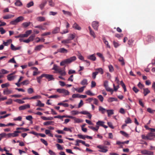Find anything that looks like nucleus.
Listing matches in <instances>:
<instances>
[{
	"instance_id": "1",
	"label": "nucleus",
	"mask_w": 155,
	"mask_h": 155,
	"mask_svg": "<svg viewBox=\"0 0 155 155\" xmlns=\"http://www.w3.org/2000/svg\"><path fill=\"white\" fill-rule=\"evenodd\" d=\"M76 59V57L75 56L71 57L62 61L60 63V65L61 66H63L66 64H70L75 61Z\"/></svg>"
},
{
	"instance_id": "2",
	"label": "nucleus",
	"mask_w": 155,
	"mask_h": 155,
	"mask_svg": "<svg viewBox=\"0 0 155 155\" xmlns=\"http://www.w3.org/2000/svg\"><path fill=\"white\" fill-rule=\"evenodd\" d=\"M24 20V18L22 16H20L17 18L11 21L10 24L12 25H16L19 22L22 21Z\"/></svg>"
},
{
	"instance_id": "3",
	"label": "nucleus",
	"mask_w": 155,
	"mask_h": 155,
	"mask_svg": "<svg viewBox=\"0 0 155 155\" xmlns=\"http://www.w3.org/2000/svg\"><path fill=\"white\" fill-rule=\"evenodd\" d=\"M104 86L105 87L106 91L111 92V94H112L114 91L112 89L108 87L107 81H104Z\"/></svg>"
},
{
	"instance_id": "4",
	"label": "nucleus",
	"mask_w": 155,
	"mask_h": 155,
	"mask_svg": "<svg viewBox=\"0 0 155 155\" xmlns=\"http://www.w3.org/2000/svg\"><path fill=\"white\" fill-rule=\"evenodd\" d=\"M57 91L59 93L63 94L65 95H68L69 94V92L68 91L64 89H57Z\"/></svg>"
},
{
	"instance_id": "5",
	"label": "nucleus",
	"mask_w": 155,
	"mask_h": 155,
	"mask_svg": "<svg viewBox=\"0 0 155 155\" xmlns=\"http://www.w3.org/2000/svg\"><path fill=\"white\" fill-rule=\"evenodd\" d=\"M146 40L149 43H151L154 41V38L153 36L149 35L147 36L146 38Z\"/></svg>"
},
{
	"instance_id": "6",
	"label": "nucleus",
	"mask_w": 155,
	"mask_h": 155,
	"mask_svg": "<svg viewBox=\"0 0 155 155\" xmlns=\"http://www.w3.org/2000/svg\"><path fill=\"white\" fill-rule=\"evenodd\" d=\"M97 147L101 149V150H98L99 152L106 153L108 151V150L105 149V148L106 147L104 146L99 145L97 146Z\"/></svg>"
},
{
	"instance_id": "7",
	"label": "nucleus",
	"mask_w": 155,
	"mask_h": 155,
	"mask_svg": "<svg viewBox=\"0 0 155 155\" xmlns=\"http://www.w3.org/2000/svg\"><path fill=\"white\" fill-rule=\"evenodd\" d=\"M44 77H45L46 78L48 79V74H43L41 76L37 78V81L39 83H41V79Z\"/></svg>"
},
{
	"instance_id": "8",
	"label": "nucleus",
	"mask_w": 155,
	"mask_h": 155,
	"mask_svg": "<svg viewBox=\"0 0 155 155\" xmlns=\"http://www.w3.org/2000/svg\"><path fill=\"white\" fill-rule=\"evenodd\" d=\"M141 153L145 155H153V152L152 151L145 150L141 151Z\"/></svg>"
},
{
	"instance_id": "9",
	"label": "nucleus",
	"mask_w": 155,
	"mask_h": 155,
	"mask_svg": "<svg viewBox=\"0 0 155 155\" xmlns=\"http://www.w3.org/2000/svg\"><path fill=\"white\" fill-rule=\"evenodd\" d=\"M92 25L94 29L97 30L99 26V22L96 21H94L93 22Z\"/></svg>"
},
{
	"instance_id": "10",
	"label": "nucleus",
	"mask_w": 155,
	"mask_h": 155,
	"mask_svg": "<svg viewBox=\"0 0 155 155\" xmlns=\"http://www.w3.org/2000/svg\"><path fill=\"white\" fill-rule=\"evenodd\" d=\"M148 140H153V137H155V133L150 132L147 134Z\"/></svg>"
},
{
	"instance_id": "11",
	"label": "nucleus",
	"mask_w": 155,
	"mask_h": 155,
	"mask_svg": "<svg viewBox=\"0 0 155 155\" xmlns=\"http://www.w3.org/2000/svg\"><path fill=\"white\" fill-rule=\"evenodd\" d=\"M71 118L74 120V123H79L83 121V120L79 118H77L75 117L71 116Z\"/></svg>"
},
{
	"instance_id": "12",
	"label": "nucleus",
	"mask_w": 155,
	"mask_h": 155,
	"mask_svg": "<svg viewBox=\"0 0 155 155\" xmlns=\"http://www.w3.org/2000/svg\"><path fill=\"white\" fill-rule=\"evenodd\" d=\"M30 107V105L29 104H27L25 105L21 106L19 107V109L20 110H23L29 108Z\"/></svg>"
},
{
	"instance_id": "13",
	"label": "nucleus",
	"mask_w": 155,
	"mask_h": 155,
	"mask_svg": "<svg viewBox=\"0 0 155 155\" xmlns=\"http://www.w3.org/2000/svg\"><path fill=\"white\" fill-rule=\"evenodd\" d=\"M13 93V91L11 89H9L8 88L5 89L3 91V94L5 95Z\"/></svg>"
},
{
	"instance_id": "14",
	"label": "nucleus",
	"mask_w": 155,
	"mask_h": 155,
	"mask_svg": "<svg viewBox=\"0 0 155 155\" xmlns=\"http://www.w3.org/2000/svg\"><path fill=\"white\" fill-rule=\"evenodd\" d=\"M56 72L63 76H65L66 74L65 71L64 70H62L61 68H59L58 69L57 71Z\"/></svg>"
},
{
	"instance_id": "15",
	"label": "nucleus",
	"mask_w": 155,
	"mask_h": 155,
	"mask_svg": "<svg viewBox=\"0 0 155 155\" xmlns=\"http://www.w3.org/2000/svg\"><path fill=\"white\" fill-rule=\"evenodd\" d=\"M58 51L59 53H68V50L64 48H60L58 49Z\"/></svg>"
},
{
	"instance_id": "16",
	"label": "nucleus",
	"mask_w": 155,
	"mask_h": 155,
	"mask_svg": "<svg viewBox=\"0 0 155 155\" xmlns=\"http://www.w3.org/2000/svg\"><path fill=\"white\" fill-rule=\"evenodd\" d=\"M12 75H13V73H11L7 75V78L8 81H11L15 79V76H12Z\"/></svg>"
},
{
	"instance_id": "17",
	"label": "nucleus",
	"mask_w": 155,
	"mask_h": 155,
	"mask_svg": "<svg viewBox=\"0 0 155 155\" xmlns=\"http://www.w3.org/2000/svg\"><path fill=\"white\" fill-rule=\"evenodd\" d=\"M21 46H19L17 47H15L12 44L11 45V49L13 51H16L17 50H19L21 48Z\"/></svg>"
},
{
	"instance_id": "18",
	"label": "nucleus",
	"mask_w": 155,
	"mask_h": 155,
	"mask_svg": "<svg viewBox=\"0 0 155 155\" xmlns=\"http://www.w3.org/2000/svg\"><path fill=\"white\" fill-rule=\"evenodd\" d=\"M87 58L88 59L93 61H95L96 59V58L95 57L94 54H93L91 55L87 56Z\"/></svg>"
},
{
	"instance_id": "19",
	"label": "nucleus",
	"mask_w": 155,
	"mask_h": 155,
	"mask_svg": "<svg viewBox=\"0 0 155 155\" xmlns=\"http://www.w3.org/2000/svg\"><path fill=\"white\" fill-rule=\"evenodd\" d=\"M73 27L76 29L79 30H81V28L76 23H74L73 25Z\"/></svg>"
},
{
	"instance_id": "20",
	"label": "nucleus",
	"mask_w": 155,
	"mask_h": 155,
	"mask_svg": "<svg viewBox=\"0 0 155 155\" xmlns=\"http://www.w3.org/2000/svg\"><path fill=\"white\" fill-rule=\"evenodd\" d=\"M32 32L31 30H27L25 34H23L24 37H27Z\"/></svg>"
},
{
	"instance_id": "21",
	"label": "nucleus",
	"mask_w": 155,
	"mask_h": 155,
	"mask_svg": "<svg viewBox=\"0 0 155 155\" xmlns=\"http://www.w3.org/2000/svg\"><path fill=\"white\" fill-rule=\"evenodd\" d=\"M81 84L82 85L86 86L88 84L87 80L86 79H83L81 82Z\"/></svg>"
},
{
	"instance_id": "22",
	"label": "nucleus",
	"mask_w": 155,
	"mask_h": 155,
	"mask_svg": "<svg viewBox=\"0 0 155 155\" xmlns=\"http://www.w3.org/2000/svg\"><path fill=\"white\" fill-rule=\"evenodd\" d=\"M31 22H24L22 23V26L24 28H26L28 27L31 24Z\"/></svg>"
},
{
	"instance_id": "23",
	"label": "nucleus",
	"mask_w": 155,
	"mask_h": 155,
	"mask_svg": "<svg viewBox=\"0 0 155 155\" xmlns=\"http://www.w3.org/2000/svg\"><path fill=\"white\" fill-rule=\"evenodd\" d=\"M109 102H111L114 101H117L118 100L117 98L114 97H110L107 100Z\"/></svg>"
},
{
	"instance_id": "24",
	"label": "nucleus",
	"mask_w": 155,
	"mask_h": 155,
	"mask_svg": "<svg viewBox=\"0 0 155 155\" xmlns=\"http://www.w3.org/2000/svg\"><path fill=\"white\" fill-rule=\"evenodd\" d=\"M150 92V91L147 88H143V94L144 96H146Z\"/></svg>"
},
{
	"instance_id": "25",
	"label": "nucleus",
	"mask_w": 155,
	"mask_h": 155,
	"mask_svg": "<svg viewBox=\"0 0 155 155\" xmlns=\"http://www.w3.org/2000/svg\"><path fill=\"white\" fill-rule=\"evenodd\" d=\"M60 31V28L59 27H56L52 31V33L53 34H55L59 32Z\"/></svg>"
},
{
	"instance_id": "26",
	"label": "nucleus",
	"mask_w": 155,
	"mask_h": 155,
	"mask_svg": "<svg viewBox=\"0 0 155 155\" xmlns=\"http://www.w3.org/2000/svg\"><path fill=\"white\" fill-rule=\"evenodd\" d=\"M37 103L36 105V106H38L40 107H43L44 106V104L41 103L39 100H37Z\"/></svg>"
},
{
	"instance_id": "27",
	"label": "nucleus",
	"mask_w": 155,
	"mask_h": 155,
	"mask_svg": "<svg viewBox=\"0 0 155 155\" xmlns=\"http://www.w3.org/2000/svg\"><path fill=\"white\" fill-rule=\"evenodd\" d=\"M75 35L72 34H69L68 39L70 41L71 40L75 38Z\"/></svg>"
},
{
	"instance_id": "28",
	"label": "nucleus",
	"mask_w": 155,
	"mask_h": 155,
	"mask_svg": "<svg viewBox=\"0 0 155 155\" xmlns=\"http://www.w3.org/2000/svg\"><path fill=\"white\" fill-rule=\"evenodd\" d=\"M129 142V140H127L123 142H121L120 141H117L116 142V144L118 145H120V144H124L125 143L128 144Z\"/></svg>"
},
{
	"instance_id": "29",
	"label": "nucleus",
	"mask_w": 155,
	"mask_h": 155,
	"mask_svg": "<svg viewBox=\"0 0 155 155\" xmlns=\"http://www.w3.org/2000/svg\"><path fill=\"white\" fill-rule=\"evenodd\" d=\"M103 40L104 42L106 45L107 48H110V45L108 44V42L105 39V38H103Z\"/></svg>"
},
{
	"instance_id": "30",
	"label": "nucleus",
	"mask_w": 155,
	"mask_h": 155,
	"mask_svg": "<svg viewBox=\"0 0 155 155\" xmlns=\"http://www.w3.org/2000/svg\"><path fill=\"white\" fill-rule=\"evenodd\" d=\"M15 5L18 6H20L22 5V3L20 0H16V2L15 3Z\"/></svg>"
},
{
	"instance_id": "31",
	"label": "nucleus",
	"mask_w": 155,
	"mask_h": 155,
	"mask_svg": "<svg viewBox=\"0 0 155 155\" xmlns=\"http://www.w3.org/2000/svg\"><path fill=\"white\" fill-rule=\"evenodd\" d=\"M14 15H8L3 16V18L4 19H8L14 17Z\"/></svg>"
},
{
	"instance_id": "32",
	"label": "nucleus",
	"mask_w": 155,
	"mask_h": 155,
	"mask_svg": "<svg viewBox=\"0 0 155 155\" xmlns=\"http://www.w3.org/2000/svg\"><path fill=\"white\" fill-rule=\"evenodd\" d=\"M113 110H107L106 111L108 114V116H109L112 114H114V112Z\"/></svg>"
},
{
	"instance_id": "33",
	"label": "nucleus",
	"mask_w": 155,
	"mask_h": 155,
	"mask_svg": "<svg viewBox=\"0 0 155 155\" xmlns=\"http://www.w3.org/2000/svg\"><path fill=\"white\" fill-rule=\"evenodd\" d=\"M99 110L101 112L102 114H104L106 110L105 108H104L101 106H99Z\"/></svg>"
},
{
	"instance_id": "34",
	"label": "nucleus",
	"mask_w": 155,
	"mask_h": 155,
	"mask_svg": "<svg viewBox=\"0 0 155 155\" xmlns=\"http://www.w3.org/2000/svg\"><path fill=\"white\" fill-rule=\"evenodd\" d=\"M37 20L39 21H45V18L43 17H38L37 18Z\"/></svg>"
},
{
	"instance_id": "35",
	"label": "nucleus",
	"mask_w": 155,
	"mask_h": 155,
	"mask_svg": "<svg viewBox=\"0 0 155 155\" xmlns=\"http://www.w3.org/2000/svg\"><path fill=\"white\" fill-rule=\"evenodd\" d=\"M21 132V131H19L18 130L14 131V132L13 133H12V134H13V137H15L18 136V133H20Z\"/></svg>"
},
{
	"instance_id": "36",
	"label": "nucleus",
	"mask_w": 155,
	"mask_h": 155,
	"mask_svg": "<svg viewBox=\"0 0 155 155\" xmlns=\"http://www.w3.org/2000/svg\"><path fill=\"white\" fill-rule=\"evenodd\" d=\"M86 87V86H83V87H81L79 88L78 90H77L76 89H75V90L79 92V93H81L84 90V88Z\"/></svg>"
},
{
	"instance_id": "37",
	"label": "nucleus",
	"mask_w": 155,
	"mask_h": 155,
	"mask_svg": "<svg viewBox=\"0 0 155 155\" xmlns=\"http://www.w3.org/2000/svg\"><path fill=\"white\" fill-rule=\"evenodd\" d=\"M58 105H62L65 107H67L69 106V105L68 103H64L61 102H60L58 104Z\"/></svg>"
},
{
	"instance_id": "38",
	"label": "nucleus",
	"mask_w": 155,
	"mask_h": 155,
	"mask_svg": "<svg viewBox=\"0 0 155 155\" xmlns=\"http://www.w3.org/2000/svg\"><path fill=\"white\" fill-rule=\"evenodd\" d=\"M43 47V45H39L36 46L35 49L36 51H40Z\"/></svg>"
},
{
	"instance_id": "39",
	"label": "nucleus",
	"mask_w": 155,
	"mask_h": 155,
	"mask_svg": "<svg viewBox=\"0 0 155 155\" xmlns=\"http://www.w3.org/2000/svg\"><path fill=\"white\" fill-rule=\"evenodd\" d=\"M104 123V121H99L96 123V124L99 126H101L102 127Z\"/></svg>"
},
{
	"instance_id": "40",
	"label": "nucleus",
	"mask_w": 155,
	"mask_h": 155,
	"mask_svg": "<svg viewBox=\"0 0 155 155\" xmlns=\"http://www.w3.org/2000/svg\"><path fill=\"white\" fill-rule=\"evenodd\" d=\"M14 101L17 102L20 104H23L25 103V101H22L21 99H17L14 100Z\"/></svg>"
},
{
	"instance_id": "41",
	"label": "nucleus",
	"mask_w": 155,
	"mask_h": 155,
	"mask_svg": "<svg viewBox=\"0 0 155 155\" xmlns=\"http://www.w3.org/2000/svg\"><path fill=\"white\" fill-rule=\"evenodd\" d=\"M62 12H63V13L65 15H68L70 16H71L72 15L71 13L69 12L66 11L64 10H63Z\"/></svg>"
},
{
	"instance_id": "42",
	"label": "nucleus",
	"mask_w": 155,
	"mask_h": 155,
	"mask_svg": "<svg viewBox=\"0 0 155 155\" xmlns=\"http://www.w3.org/2000/svg\"><path fill=\"white\" fill-rule=\"evenodd\" d=\"M56 146L57 147V149L58 150H62L63 149V147L61 146V145L58 143L56 144Z\"/></svg>"
},
{
	"instance_id": "43",
	"label": "nucleus",
	"mask_w": 155,
	"mask_h": 155,
	"mask_svg": "<svg viewBox=\"0 0 155 155\" xmlns=\"http://www.w3.org/2000/svg\"><path fill=\"white\" fill-rule=\"evenodd\" d=\"M98 72L95 71L93 72L92 74V77L93 79H95L96 78V75L98 74Z\"/></svg>"
},
{
	"instance_id": "44",
	"label": "nucleus",
	"mask_w": 155,
	"mask_h": 155,
	"mask_svg": "<svg viewBox=\"0 0 155 155\" xmlns=\"http://www.w3.org/2000/svg\"><path fill=\"white\" fill-rule=\"evenodd\" d=\"M61 43L62 44H68L71 43L70 41L68 39H66L65 40H63L61 41Z\"/></svg>"
},
{
	"instance_id": "45",
	"label": "nucleus",
	"mask_w": 155,
	"mask_h": 155,
	"mask_svg": "<svg viewBox=\"0 0 155 155\" xmlns=\"http://www.w3.org/2000/svg\"><path fill=\"white\" fill-rule=\"evenodd\" d=\"M96 71H98V73H100L101 74H103L104 73V71L102 68H96L95 69Z\"/></svg>"
},
{
	"instance_id": "46",
	"label": "nucleus",
	"mask_w": 155,
	"mask_h": 155,
	"mask_svg": "<svg viewBox=\"0 0 155 155\" xmlns=\"http://www.w3.org/2000/svg\"><path fill=\"white\" fill-rule=\"evenodd\" d=\"M119 61L121 62V64L122 65H124L125 63L124 61V59L122 57H120L118 60Z\"/></svg>"
},
{
	"instance_id": "47",
	"label": "nucleus",
	"mask_w": 155,
	"mask_h": 155,
	"mask_svg": "<svg viewBox=\"0 0 155 155\" xmlns=\"http://www.w3.org/2000/svg\"><path fill=\"white\" fill-rule=\"evenodd\" d=\"M19 129H22V132H25L29 131V130L28 129L24 128L23 127H18L16 128V130H18Z\"/></svg>"
},
{
	"instance_id": "48",
	"label": "nucleus",
	"mask_w": 155,
	"mask_h": 155,
	"mask_svg": "<svg viewBox=\"0 0 155 155\" xmlns=\"http://www.w3.org/2000/svg\"><path fill=\"white\" fill-rule=\"evenodd\" d=\"M34 5V3L33 1H31L30 2L28 3L27 5V7L29 8L31 6H33Z\"/></svg>"
},
{
	"instance_id": "49",
	"label": "nucleus",
	"mask_w": 155,
	"mask_h": 155,
	"mask_svg": "<svg viewBox=\"0 0 155 155\" xmlns=\"http://www.w3.org/2000/svg\"><path fill=\"white\" fill-rule=\"evenodd\" d=\"M125 122L127 124L131 123L132 122V121L129 117H127L125 120Z\"/></svg>"
},
{
	"instance_id": "50",
	"label": "nucleus",
	"mask_w": 155,
	"mask_h": 155,
	"mask_svg": "<svg viewBox=\"0 0 155 155\" xmlns=\"http://www.w3.org/2000/svg\"><path fill=\"white\" fill-rule=\"evenodd\" d=\"M78 58L80 60L83 61L84 60V57L80 53H79L77 55Z\"/></svg>"
},
{
	"instance_id": "51",
	"label": "nucleus",
	"mask_w": 155,
	"mask_h": 155,
	"mask_svg": "<svg viewBox=\"0 0 155 155\" xmlns=\"http://www.w3.org/2000/svg\"><path fill=\"white\" fill-rule=\"evenodd\" d=\"M86 94H87L90 96H93L94 95V94L92 93L90 90H88L86 91Z\"/></svg>"
},
{
	"instance_id": "52",
	"label": "nucleus",
	"mask_w": 155,
	"mask_h": 155,
	"mask_svg": "<svg viewBox=\"0 0 155 155\" xmlns=\"http://www.w3.org/2000/svg\"><path fill=\"white\" fill-rule=\"evenodd\" d=\"M9 86V84L8 83H6L4 84H2L1 85V87L2 88H4L8 87Z\"/></svg>"
},
{
	"instance_id": "53",
	"label": "nucleus",
	"mask_w": 155,
	"mask_h": 155,
	"mask_svg": "<svg viewBox=\"0 0 155 155\" xmlns=\"http://www.w3.org/2000/svg\"><path fill=\"white\" fill-rule=\"evenodd\" d=\"M1 73L3 74H8L9 73V71L4 69H2L1 70Z\"/></svg>"
},
{
	"instance_id": "54",
	"label": "nucleus",
	"mask_w": 155,
	"mask_h": 155,
	"mask_svg": "<svg viewBox=\"0 0 155 155\" xmlns=\"http://www.w3.org/2000/svg\"><path fill=\"white\" fill-rule=\"evenodd\" d=\"M77 136L79 138L85 140V135L79 134L77 135Z\"/></svg>"
},
{
	"instance_id": "55",
	"label": "nucleus",
	"mask_w": 155,
	"mask_h": 155,
	"mask_svg": "<svg viewBox=\"0 0 155 155\" xmlns=\"http://www.w3.org/2000/svg\"><path fill=\"white\" fill-rule=\"evenodd\" d=\"M113 44L114 47L115 48H117L120 45V44H119L118 42H116L115 41H113Z\"/></svg>"
},
{
	"instance_id": "56",
	"label": "nucleus",
	"mask_w": 155,
	"mask_h": 155,
	"mask_svg": "<svg viewBox=\"0 0 155 155\" xmlns=\"http://www.w3.org/2000/svg\"><path fill=\"white\" fill-rule=\"evenodd\" d=\"M108 68L110 72H112L114 71L113 67L111 65H109L108 66Z\"/></svg>"
},
{
	"instance_id": "57",
	"label": "nucleus",
	"mask_w": 155,
	"mask_h": 155,
	"mask_svg": "<svg viewBox=\"0 0 155 155\" xmlns=\"http://www.w3.org/2000/svg\"><path fill=\"white\" fill-rule=\"evenodd\" d=\"M22 119V117L21 116H19L17 117L14 118L13 120L14 121H21Z\"/></svg>"
},
{
	"instance_id": "58",
	"label": "nucleus",
	"mask_w": 155,
	"mask_h": 155,
	"mask_svg": "<svg viewBox=\"0 0 155 155\" xmlns=\"http://www.w3.org/2000/svg\"><path fill=\"white\" fill-rule=\"evenodd\" d=\"M147 111L150 113L153 114L154 111L155 112V110H153L150 108H148L147 109Z\"/></svg>"
},
{
	"instance_id": "59",
	"label": "nucleus",
	"mask_w": 155,
	"mask_h": 155,
	"mask_svg": "<svg viewBox=\"0 0 155 155\" xmlns=\"http://www.w3.org/2000/svg\"><path fill=\"white\" fill-rule=\"evenodd\" d=\"M46 4V2H44L43 3H42L40 5V7L41 8V9H42L45 5Z\"/></svg>"
},
{
	"instance_id": "60",
	"label": "nucleus",
	"mask_w": 155,
	"mask_h": 155,
	"mask_svg": "<svg viewBox=\"0 0 155 155\" xmlns=\"http://www.w3.org/2000/svg\"><path fill=\"white\" fill-rule=\"evenodd\" d=\"M29 81L28 80H25L21 83L23 85H27L29 84Z\"/></svg>"
},
{
	"instance_id": "61",
	"label": "nucleus",
	"mask_w": 155,
	"mask_h": 155,
	"mask_svg": "<svg viewBox=\"0 0 155 155\" xmlns=\"http://www.w3.org/2000/svg\"><path fill=\"white\" fill-rule=\"evenodd\" d=\"M34 92V90L32 88H29L28 89V92L29 94H31Z\"/></svg>"
},
{
	"instance_id": "62",
	"label": "nucleus",
	"mask_w": 155,
	"mask_h": 155,
	"mask_svg": "<svg viewBox=\"0 0 155 155\" xmlns=\"http://www.w3.org/2000/svg\"><path fill=\"white\" fill-rule=\"evenodd\" d=\"M120 133L125 137H127L128 136V134L124 131H120Z\"/></svg>"
},
{
	"instance_id": "63",
	"label": "nucleus",
	"mask_w": 155,
	"mask_h": 155,
	"mask_svg": "<svg viewBox=\"0 0 155 155\" xmlns=\"http://www.w3.org/2000/svg\"><path fill=\"white\" fill-rule=\"evenodd\" d=\"M97 54L99 57L101 58L103 60H104V57L102 54H101V53H100L98 52L97 53Z\"/></svg>"
},
{
	"instance_id": "64",
	"label": "nucleus",
	"mask_w": 155,
	"mask_h": 155,
	"mask_svg": "<svg viewBox=\"0 0 155 155\" xmlns=\"http://www.w3.org/2000/svg\"><path fill=\"white\" fill-rule=\"evenodd\" d=\"M0 32L2 34H3L6 32L5 31L2 27H0Z\"/></svg>"
}]
</instances>
